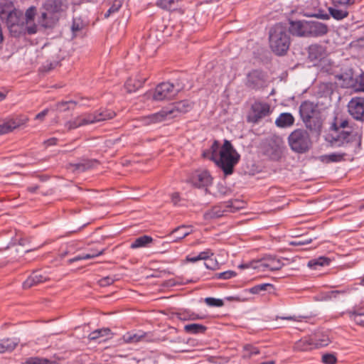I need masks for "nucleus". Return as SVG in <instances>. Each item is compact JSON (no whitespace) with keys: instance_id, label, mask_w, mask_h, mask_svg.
I'll use <instances>...</instances> for the list:
<instances>
[{"instance_id":"obj_40","label":"nucleus","mask_w":364,"mask_h":364,"mask_svg":"<svg viewBox=\"0 0 364 364\" xmlns=\"http://www.w3.org/2000/svg\"><path fill=\"white\" fill-rule=\"evenodd\" d=\"M178 0H157L156 5L164 10H171L176 6Z\"/></svg>"},{"instance_id":"obj_52","label":"nucleus","mask_w":364,"mask_h":364,"mask_svg":"<svg viewBox=\"0 0 364 364\" xmlns=\"http://www.w3.org/2000/svg\"><path fill=\"white\" fill-rule=\"evenodd\" d=\"M93 258V255H86V254H82L81 255H78V256H76L73 258H71L68 260V262L70 263H73V262H77V261H80V260H82V259H92Z\"/></svg>"},{"instance_id":"obj_22","label":"nucleus","mask_w":364,"mask_h":364,"mask_svg":"<svg viewBox=\"0 0 364 364\" xmlns=\"http://www.w3.org/2000/svg\"><path fill=\"white\" fill-rule=\"evenodd\" d=\"M328 32L326 24L318 21H308V36H321Z\"/></svg>"},{"instance_id":"obj_47","label":"nucleus","mask_w":364,"mask_h":364,"mask_svg":"<svg viewBox=\"0 0 364 364\" xmlns=\"http://www.w3.org/2000/svg\"><path fill=\"white\" fill-rule=\"evenodd\" d=\"M205 302L208 306L220 307L223 306L224 303L222 299H215L213 297H208L205 299Z\"/></svg>"},{"instance_id":"obj_61","label":"nucleus","mask_w":364,"mask_h":364,"mask_svg":"<svg viewBox=\"0 0 364 364\" xmlns=\"http://www.w3.org/2000/svg\"><path fill=\"white\" fill-rule=\"evenodd\" d=\"M58 64V62L54 61L53 63H50L49 64H47L43 66V69L46 71L51 70L52 69L55 68Z\"/></svg>"},{"instance_id":"obj_16","label":"nucleus","mask_w":364,"mask_h":364,"mask_svg":"<svg viewBox=\"0 0 364 364\" xmlns=\"http://www.w3.org/2000/svg\"><path fill=\"white\" fill-rule=\"evenodd\" d=\"M264 74L258 70L250 72L247 75V85L252 89H259L265 83Z\"/></svg>"},{"instance_id":"obj_34","label":"nucleus","mask_w":364,"mask_h":364,"mask_svg":"<svg viewBox=\"0 0 364 364\" xmlns=\"http://www.w3.org/2000/svg\"><path fill=\"white\" fill-rule=\"evenodd\" d=\"M152 240L153 239L151 237L148 235H143L136 238L134 241L131 244L130 247L132 249L144 247L151 243Z\"/></svg>"},{"instance_id":"obj_53","label":"nucleus","mask_w":364,"mask_h":364,"mask_svg":"<svg viewBox=\"0 0 364 364\" xmlns=\"http://www.w3.org/2000/svg\"><path fill=\"white\" fill-rule=\"evenodd\" d=\"M214 253L212 252L211 250H206L203 252H201L198 254L199 259L200 260H206L210 258V256H213Z\"/></svg>"},{"instance_id":"obj_8","label":"nucleus","mask_w":364,"mask_h":364,"mask_svg":"<svg viewBox=\"0 0 364 364\" xmlns=\"http://www.w3.org/2000/svg\"><path fill=\"white\" fill-rule=\"evenodd\" d=\"M271 113L270 105L267 102L255 101L251 106L248 121L255 124L258 123L262 119L269 116Z\"/></svg>"},{"instance_id":"obj_1","label":"nucleus","mask_w":364,"mask_h":364,"mask_svg":"<svg viewBox=\"0 0 364 364\" xmlns=\"http://www.w3.org/2000/svg\"><path fill=\"white\" fill-rule=\"evenodd\" d=\"M240 155L234 149L228 140H225L219 151V156L215 160V164L220 168L225 176L233 173L234 167L239 162Z\"/></svg>"},{"instance_id":"obj_18","label":"nucleus","mask_w":364,"mask_h":364,"mask_svg":"<svg viewBox=\"0 0 364 364\" xmlns=\"http://www.w3.org/2000/svg\"><path fill=\"white\" fill-rule=\"evenodd\" d=\"M193 232L192 226L181 225L174 228L166 237L171 242H179Z\"/></svg>"},{"instance_id":"obj_2","label":"nucleus","mask_w":364,"mask_h":364,"mask_svg":"<svg viewBox=\"0 0 364 364\" xmlns=\"http://www.w3.org/2000/svg\"><path fill=\"white\" fill-rule=\"evenodd\" d=\"M269 46L272 50L278 55H284L289 49L290 38L287 26L277 23L270 28Z\"/></svg>"},{"instance_id":"obj_56","label":"nucleus","mask_w":364,"mask_h":364,"mask_svg":"<svg viewBox=\"0 0 364 364\" xmlns=\"http://www.w3.org/2000/svg\"><path fill=\"white\" fill-rule=\"evenodd\" d=\"M48 109H45L42 112H39L38 114L36 115L35 119L43 121L46 116L48 114Z\"/></svg>"},{"instance_id":"obj_36","label":"nucleus","mask_w":364,"mask_h":364,"mask_svg":"<svg viewBox=\"0 0 364 364\" xmlns=\"http://www.w3.org/2000/svg\"><path fill=\"white\" fill-rule=\"evenodd\" d=\"M206 329L205 326L199 323H190L184 326V331L191 334L203 333Z\"/></svg>"},{"instance_id":"obj_20","label":"nucleus","mask_w":364,"mask_h":364,"mask_svg":"<svg viewBox=\"0 0 364 364\" xmlns=\"http://www.w3.org/2000/svg\"><path fill=\"white\" fill-rule=\"evenodd\" d=\"M283 265L284 264L279 259L273 256H267L262 259L258 268H261L262 270L268 269L271 271H277L281 269Z\"/></svg>"},{"instance_id":"obj_31","label":"nucleus","mask_w":364,"mask_h":364,"mask_svg":"<svg viewBox=\"0 0 364 364\" xmlns=\"http://www.w3.org/2000/svg\"><path fill=\"white\" fill-rule=\"evenodd\" d=\"M337 4L335 1L334 6L328 8V11L333 18L341 20L348 16V11L346 8H341Z\"/></svg>"},{"instance_id":"obj_49","label":"nucleus","mask_w":364,"mask_h":364,"mask_svg":"<svg viewBox=\"0 0 364 364\" xmlns=\"http://www.w3.org/2000/svg\"><path fill=\"white\" fill-rule=\"evenodd\" d=\"M235 275H236V273L234 271L228 270L226 272H223L217 274L216 277L218 279H228L232 277H234Z\"/></svg>"},{"instance_id":"obj_59","label":"nucleus","mask_w":364,"mask_h":364,"mask_svg":"<svg viewBox=\"0 0 364 364\" xmlns=\"http://www.w3.org/2000/svg\"><path fill=\"white\" fill-rule=\"evenodd\" d=\"M204 264L207 269H213L217 265L216 262L212 259H208L207 262L204 263Z\"/></svg>"},{"instance_id":"obj_37","label":"nucleus","mask_w":364,"mask_h":364,"mask_svg":"<svg viewBox=\"0 0 364 364\" xmlns=\"http://www.w3.org/2000/svg\"><path fill=\"white\" fill-rule=\"evenodd\" d=\"M111 335V331L108 328H104L101 329L95 330L92 332H91L88 338L92 341H96L98 338H100L102 337L105 336H109Z\"/></svg>"},{"instance_id":"obj_10","label":"nucleus","mask_w":364,"mask_h":364,"mask_svg":"<svg viewBox=\"0 0 364 364\" xmlns=\"http://www.w3.org/2000/svg\"><path fill=\"white\" fill-rule=\"evenodd\" d=\"M36 14V9L34 6H31L26 10L20 27L21 34L33 35L38 32V27L35 23Z\"/></svg>"},{"instance_id":"obj_48","label":"nucleus","mask_w":364,"mask_h":364,"mask_svg":"<svg viewBox=\"0 0 364 364\" xmlns=\"http://www.w3.org/2000/svg\"><path fill=\"white\" fill-rule=\"evenodd\" d=\"M321 360L325 364H336L337 358L333 353H326L322 355Z\"/></svg>"},{"instance_id":"obj_21","label":"nucleus","mask_w":364,"mask_h":364,"mask_svg":"<svg viewBox=\"0 0 364 364\" xmlns=\"http://www.w3.org/2000/svg\"><path fill=\"white\" fill-rule=\"evenodd\" d=\"M289 32L297 36H308V21H291L290 22Z\"/></svg>"},{"instance_id":"obj_14","label":"nucleus","mask_w":364,"mask_h":364,"mask_svg":"<svg viewBox=\"0 0 364 364\" xmlns=\"http://www.w3.org/2000/svg\"><path fill=\"white\" fill-rule=\"evenodd\" d=\"M188 181L196 188L208 187L212 183V177L206 171H198L191 176Z\"/></svg>"},{"instance_id":"obj_50","label":"nucleus","mask_w":364,"mask_h":364,"mask_svg":"<svg viewBox=\"0 0 364 364\" xmlns=\"http://www.w3.org/2000/svg\"><path fill=\"white\" fill-rule=\"evenodd\" d=\"M311 241H312L311 238H309V239L299 238V239H296L293 241L289 242V245H293V246H301V245H308V244L311 243Z\"/></svg>"},{"instance_id":"obj_43","label":"nucleus","mask_w":364,"mask_h":364,"mask_svg":"<svg viewBox=\"0 0 364 364\" xmlns=\"http://www.w3.org/2000/svg\"><path fill=\"white\" fill-rule=\"evenodd\" d=\"M96 162V161L85 160L82 162H80L75 165V170L79 171H85L93 167Z\"/></svg>"},{"instance_id":"obj_54","label":"nucleus","mask_w":364,"mask_h":364,"mask_svg":"<svg viewBox=\"0 0 364 364\" xmlns=\"http://www.w3.org/2000/svg\"><path fill=\"white\" fill-rule=\"evenodd\" d=\"M32 275H33V278L37 284L42 283L47 280L46 277L43 275L40 272H34Z\"/></svg>"},{"instance_id":"obj_7","label":"nucleus","mask_w":364,"mask_h":364,"mask_svg":"<svg viewBox=\"0 0 364 364\" xmlns=\"http://www.w3.org/2000/svg\"><path fill=\"white\" fill-rule=\"evenodd\" d=\"M178 90L175 88L173 84L166 82L158 85L154 90L147 92L145 97L155 101L171 100L178 95Z\"/></svg>"},{"instance_id":"obj_41","label":"nucleus","mask_w":364,"mask_h":364,"mask_svg":"<svg viewBox=\"0 0 364 364\" xmlns=\"http://www.w3.org/2000/svg\"><path fill=\"white\" fill-rule=\"evenodd\" d=\"M24 364H58L55 361H53L44 358L31 357L26 360Z\"/></svg>"},{"instance_id":"obj_30","label":"nucleus","mask_w":364,"mask_h":364,"mask_svg":"<svg viewBox=\"0 0 364 364\" xmlns=\"http://www.w3.org/2000/svg\"><path fill=\"white\" fill-rule=\"evenodd\" d=\"M220 143L218 141H214L210 148L203 152V156L215 161L218 156H219L218 151H220Z\"/></svg>"},{"instance_id":"obj_58","label":"nucleus","mask_w":364,"mask_h":364,"mask_svg":"<svg viewBox=\"0 0 364 364\" xmlns=\"http://www.w3.org/2000/svg\"><path fill=\"white\" fill-rule=\"evenodd\" d=\"M105 249H102L100 250H91L90 253H87L86 255H93V258L102 255L105 252Z\"/></svg>"},{"instance_id":"obj_19","label":"nucleus","mask_w":364,"mask_h":364,"mask_svg":"<svg viewBox=\"0 0 364 364\" xmlns=\"http://www.w3.org/2000/svg\"><path fill=\"white\" fill-rule=\"evenodd\" d=\"M58 21L57 13L52 11H43L38 18V24L43 28H52Z\"/></svg>"},{"instance_id":"obj_45","label":"nucleus","mask_w":364,"mask_h":364,"mask_svg":"<svg viewBox=\"0 0 364 364\" xmlns=\"http://www.w3.org/2000/svg\"><path fill=\"white\" fill-rule=\"evenodd\" d=\"M329 259L326 257H320L318 259L310 260L309 262V267L316 268V266H325L328 265Z\"/></svg>"},{"instance_id":"obj_64","label":"nucleus","mask_w":364,"mask_h":364,"mask_svg":"<svg viewBox=\"0 0 364 364\" xmlns=\"http://www.w3.org/2000/svg\"><path fill=\"white\" fill-rule=\"evenodd\" d=\"M186 260H187V261H188V262H197V261H198V260H200V259H199V256H198V255L197 256H191V255H188V256H187V257H186Z\"/></svg>"},{"instance_id":"obj_55","label":"nucleus","mask_w":364,"mask_h":364,"mask_svg":"<svg viewBox=\"0 0 364 364\" xmlns=\"http://www.w3.org/2000/svg\"><path fill=\"white\" fill-rule=\"evenodd\" d=\"M114 282V279L111 277H106L99 281L100 286L105 287L112 284Z\"/></svg>"},{"instance_id":"obj_39","label":"nucleus","mask_w":364,"mask_h":364,"mask_svg":"<svg viewBox=\"0 0 364 364\" xmlns=\"http://www.w3.org/2000/svg\"><path fill=\"white\" fill-rule=\"evenodd\" d=\"M145 80L146 79H144L143 81L129 79L125 83V88L128 92H135L137 89L142 86Z\"/></svg>"},{"instance_id":"obj_28","label":"nucleus","mask_w":364,"mask_h":364,"mask_svg":"<svg viewBox=\"0 0 364 364\" xmlns=\"http://www.w3.org/2000/svg\"><path fill=\"white\" fill-rule=\"evenodd\" d=\"M18 344L16 338H6L0 339V353L13 351Z\"/></svg>"},{"instance_id":"obj_24","label":"nucleus","mask_w":364,"mask_h":364,"mask_svg":"<svg viewBox=\"0 0 364 364\" xmlns=\"http://www.w3.org/2000/svg\"><path fill=\"white\" fill-rule=\"evenodd\" d=\"M326 48L318 44H313L309 47V58L311 60H318L326 56Z\"/></svg>"},{"instance_id":"obj_42","label":"nucleus","mask_w":364,"mask_h":364,"mask_svg":"<svg viewBox=\"0 0 364 364\" xmlns=\"http://www.w3.org/2000/svg\"><path fill=\"white\" fill-rule=\"evenodd\" d=\"M76 104V102L73 100L62 101L56 104L55 109L59 112H65L70 109H73Z\"/></svg>"},{"instance_id":"obj_29","label":"nucleus","mask_w":364,"mask_h":364,"mask_svg":"<svg viewBox=\"0 0 364 364\" xmlns=\"http://www.w3.org/2000/svg\"><path fill=\"white\" fill-rule=\"evenodd\" d=\"M90 121H89V119H87V114L84 116H80L77 118L74 119L73 120L68 121L65 124V127L68 130H71L76 129L79 127L90 124Z\"/></svg>"},{"instance_id":"obj_62","label":"nucleus","mask_w":364,"mask_h":364,"mask_svg":"<svg viewBox=\"0 0 364 364\" xmlns=\"http://www.w3.org/2000/svg\"><path fill=\"white\" fill-rule=\"evenodd\" d=\"M82 29V23L79 22L73 21L72 25V31L73 32L79 31Z\"/></svg>"},{"instance_id":"obj_11","label":"nucleus","mask_w":364,"mask_h":364,"mask_svg":"<svg viewBox=\"0 0 364 364\" xmlns=\"http://www.w3.org/2000/svg\"><path fill=\"white\" fill-rule=\"evenodd\" d=\"M348 111L354 119L364 122V98L353 97L348 104Z\"/></svg>"},{"instance_id":"obj_32","label":"nucleus","mask_w":364,"mask_h":364,"mask_svg":"<svg viewBox=\"0 0 364 364\" xmlns=\"http://www.w3.org/2000/svg\"><path fill=\"white\" fill-rule=\"evenodd\" d=\"M269 145V148L266 150L267 154L274 160L279 159L282 154L281 142L273 141Z\"/></svg>"},{"instance_id":"obj_17","label":"nucleus","mask_w":364,"mask_h":364,"mask_svg":"<svg viewBox=\"0 0 364 364\" xmlns=\"http://www.w3.org/2000/svg\"><path fill=\"white\" fill-rule=\"evenodd\" d=\"M115 115L116 113L113 110L107 109H100L93 114H87L90 124L112 119Z\"/></svg>"},{"instance_id":"obj_3","label":"nucleus","mask_w":364,"mask_h":364,"mask_svg":"<svg viewBox=\"0 0 364 364\" xmlns=\"http://www.w3.org/2000/svg\"><path fill=\"white\" fill-rule=\"evenodd\" d=\"M336 82L343 88H351L355 92H364V73L355 74L353 68L344 67L335 75Z\"/></svg>"},{"instance_id":"obj_4","label":"nucleus","mask_w":364,"mask_h":364,"mask_svg":"<svg viewBox=\"0 0 364 364\" xmlns=\"http://www.w3.org/2000/svg\"><path fill=\"white\" fill-rule=\"evenodd\" d=\"M362 141V130L360 128L350 131L342 130L333 137L331 143L335 146H351L355 152L360 147Z\"/></svg>"},{"instance_id":"obj_57","label":"nucleus","mask_w":364,"mask_h":364,"mask_svg":"<svg viewBox=\"0 0 364 364\" xmlns=\"http://www.w3.org/2000/svg\"><path fill=\"white\" fill-rule=\"evenodd\" d=\"M336 2L340 5L348 6L354 4L355 0H336Z\"/></svg>"},{"instance_id":"obj_33","label":"nucleus","mask_w":364,"mask_h":364,"mask_svg":"<svg viewBox=\"0 0 364 364\" xmlns=\"http://www.w3.org/2000/svg\"><path fill=\"white\" fill-rule=\"evenodd\" d=\"M145 336L146 333L142 332H128L123 336L122 339L127 343H136L141 341Z\"/></svg>"},{"instance_id":"obj_63","label":"nucleus","mask_w":364,"mask_h":364,"mask_svg":"<svg viewBox=\"0 0 364 364\" xmlns=\"http://www.w3.org/2000/svg\"><path fill=\"white\" fill-rule=\"evenodd\" d=\"M260 291H267L269 287H273V285L268 283L261 284L257 285Z\"/></svg>"},{"instance_id":"obj_35","label":"nucleus","mask_w":364,"mask_h":364,"mask_svg":"<svg viewBox=\"0 0 364 364\" xmlns=\"http://www.w3.org/2000/svg\"><path fill=\"white\" fill-rule=\"evenodd\" d=\"M259 348L252 344H245L242 350V358L250 359L254 355L259 354Z\"/></svg>"},{"instance_id":"obj_13","label":"nucleus","mask_w":364,"mask_h":364,"mask_svg":"<svg viewBox=\"0 0 364 364\" xmlns=\"http://www.w3.org/2000/svg\"><path fill=\"white\" fill-rule=\"evenodd\" d=\"M23 14L17 10L9 13L6 18L7 26L11 33L14 36L21 34L20 27L23 19Z\"/></svg>"},{"instance_id":"obj_12","label":"nucleus","mask_w":364,"mask_h":364,"mask_svg":"<svg viewBox=\"0 0 364 364\" xmlns=\"http://www.w3.org/2000/svg\"><path fill=\"white\" fill-rule=\"evenodd\" d=\"M192 109V104L188 100L176 102L165 107L168 119H172Z\"/></svg>"},{"instance_id":"obj_27","label":"nucleus","mask_w":364,"mask_h":364,"mask_svg":"<svg viewBox=\"0 0 364 364\" xmlns=\"http://www.w3.org/2000/svg\"><path fill=\"white\" fill-rule=\"evenodd\" d=\"M294 348L298 351H308L315 349L311 336L304 337L295 343Z\"/></svg>"},{"instance_id":"obj_46","label":"nucleus","mask_w":364,"mask_h":364,"mask_svg":"<svg viewBox=\"0 0 364 364\" xmlns=\"http://www.w3.org/2000/svg\"><path fill=\"white\" fill-rule=\"evenodd\" d=\"M109 3L111 4V6L105 14V18H108L111 14H112L115 12H117L122 6V4H121V1L109 2Z\"/></svg>"},{"instance_id":"obj_5","label":"nucleus","mask_w":364,"mask_h":364,"mask_svg":"<svg viewBox=\"0 0 364 364\" xmlns=\"http://www.w3.org/2000/svg\"><path fill=\"white\" fill-rule=\"evenodd\" d=\"M300 116L307 129L318 132L321 127V122L317 116L316 105L309 101H304L299 107Z\"/></svg>"},{"instance_id":"obj_25","label":"nucleus","mask_w":364,"mask_h":364,"mask_svg":"<svg viewBox=\"0 0 364 364\" xmlns=\"http://www.w3.org/2000/svg\"><path fill=\"white\" fill-rule=\"evenodd\" d=\"M316 348L327 346L330 342V338L326 333L316 332L311 336Z\"/></svg>"},{"instance_id":"obj_26","label":"nucleus","mask_w":364,"mask_h":364,"mask_svg":"<svg viewBox=\"0 0 364 364\" xmlns=\"http://www.w3.org/2000/svg\"><path fill=\"white\" fill-rule=\"evenodd\" d=\"M294 123V117L288 112H284L279 115L275 120V124L279 128H286L292 126Z\"/></svg>"},{"instance_id":"obj_15","label":"nucleus","mask_w":364,"mask_h":364,"mask_svg":"<svg viewBox=\"0 0 364 364\" xmlns=\"http://www.w3.org/2000/svg\"><path fill=\"white\" fill-rule=\"evenodd\" d=\"M27 121L28 118L25 116H19L5 121L4 123L0 124V135L11 132L15 129L25 124Z\"/></svg>"},{"instance_id":"obj_38","label":"nucleus","mask_w":364,"mask_h":364,"mask_svg":"<svg viewBox=\"0 0 364 364\" xmlns=\"http://www.w3.org/2000/svg\"><path fill=\"white\" fill-rule=\"evenodd\" d=\"M346 154L332 153L321 156V161L325 163L339 162L343 160Z\"/></svg>"},{"instance_id":"obj_44","label":"nucleus","mask_w":364,"mask_h":364,"mask_svg":"<svg viewBox=\"0 0 364 364\" xmlns=\"http://www.w3.org/2000/svg\"><path fill=\"white\" fill-rule=\"evenodd\" d=\"M350 318L358 325L364 326V314L352 311L350 312Z\"/></svg>"},{"instance_id":"obj_23","label":"nucleus","mask_w":364,"mask_h":364,"mask_svg":"<svg viewBox=\"0 0 364 364\" xmlns=\"http://www.w3.org/2000/svg\"><path fill=\"white\" fill-rule=\"evenodd\" d=\"M166 119H168V117L165 108H164L156 113L142 117L141 118V122L144 125H149L151 124L161 122Z\"/></svg>"},{"instance_id":"obj_6","label":"nucleus","mask_w":364,"mask_h":364,"mask_svg":"<svg viewBox=\"0 0 364 364\" xmlns=\"http://www.w3.org/2000/svg\"><path fill=\"white\" fill-rule=\"evenodd\" d=\"M289 145L296 153H305L311 146V139L308 132L297 129L293 131L288 137Z\"/></svg>"},{"instance_id":"obj_60","label":"nucleus","mask_w":364,"mask_h":364,"mask_svg":"<svg viewBox=\"0 0 364 364\" xmlns=\"http://www.w3.org/2000/svg\"><path fill=\"white\" fill-rule=\"evenodd\" d=\"M57 141H58V139L53 137V138L48 139V140L45 141L44 144L46 145V146H50L55 145L57 144Z\"/></svg>"},{"instance_id":"obj_51","label":"nucleus","mask_w":364,"mask_h":364,"mask_svg":"<svg viewBox=\"0 0 364 364\" xmlns=\"http://www.w3.org/2000/svg\"><path fill=\"white\" fill-rule=\"evenodd\" d=\"M38 284L37 282H36V280L33 278V275H31L23 283V287L24 289H28L31 287Z\"/></svg>"},{"instance_id":"obj_9","label":"nucleus","mask_w":364,"mask_h":364,"mask_svg":"<svg viewBox=\"0 0 364 364\" xmlns=\"http://www.w3.org/2000/svg\"><path fill=\"white\" fill-rule=\"evenodd\" d=\"M239 202L235 201H228L220 205L214 206L211 210L207 211L204 214V218L205 220H210L213 218H218L223 216L226 213L235 212L239 209L240 207L237 205Z\"/></svg>"}]
</instances>
